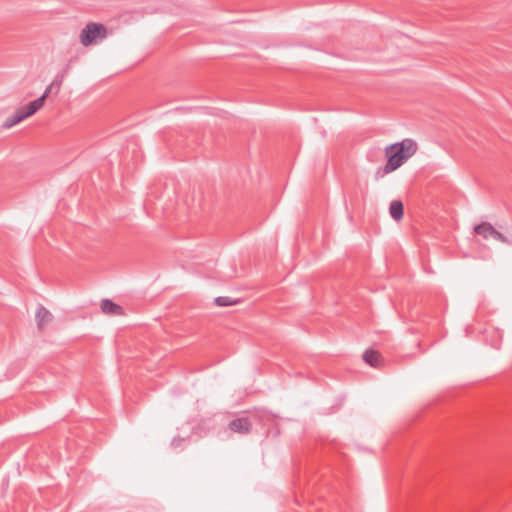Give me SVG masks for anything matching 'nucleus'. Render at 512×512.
Masks as SVG:
<instances>
[{"label": "nucleus", "mask_w": 512, "mask_h": 512, "mask_svg": "<svg viewBox=\"0 0 512 512\" xmlns=\"http://www.w3.org/2000/svg\"><path fill=\"white\" fill-rule=\"evenodd\" d=\"M55 90L51 85H48L44 91V93L37 99L31 101L28 105L20 107L16 110V112L7 118L5 121V127H12L19 122L23 121L24 119L32 116L35 114L38 110H40L49 94Z\"/></svg>", "instance_id": "1"}, {"label": "nucleus", "mask_w": 512, "mask_h": 512, "mask_svg": "<svg viewBox=\"0 0 512 512\" xmlns=\"http://www.w3.org/2000/svg\"><path fill=\"white\" fill-rule=\"evenodd\" d=\"M107 34V28L103 24L90 22L81 30L79 40L83 46L87 47L105 39Z\"/></svg>", "instance_id": "2"}, {"label": "nucleus", "mask_w": 512, "mask_h": 512, "mask_svg": "<svg viewBox=\"0 0 512 512\" xmlns=\"http://www.w3.org/2000/svg\"><path fill=\"white\" fill-rule=\"evenodd\" d=\"M476 235L481 236L483 239H494L504 244L512 245V241L509 240L505 235L496 230L494 226L489 222H481L474 227Z\"/></svg>", "instance_id": "3"}, {"label": "nucleus", "mask_w": 512, "mask_h": 512, "mask_svg": "<svg viewBox=\"0 0 512 512\" xmlns=\"http://www.w3.org/2000/svg\"><path fill=\"white\" fill-rule=\"evenodd\" d=\"M386 155L388 160L384 168L385 173H390L398 169L406 160L405 155L402 153V149H398V147H395L394 149L391 148V146L387 147Z\"/></svg>", "instance_id": "4"}, {"label": "nucleus", "mask_w": 512, "mask_h": 512, "mask_svg": "<svg viewBox=\"0 0 512 512\" xmlns=\"http://www.w3.org/2000/svg\"><path fill=\"white\" fill-rule=\"evenodd\" d=\"M228 427L234 433L245 435L251 431L252 422L248 417L242 416L231 420Z\"/></svg>", "instance_id": "5"}, {"label": "nucleus", "mask_w": 512, "mask_h": 512, "mask_svg": "<svg viewBox=\"0 0 512 512\" xmlns=\"http://www.w3.org/2000/svg\"><path fill=\"white\" fill-rule=\"evenodd\" d=\"M52 319L53 316L47 308H45L43 305H39L37 307L35 320L39 330H43L45 326L52 321Z\"/></svg>", "instance_id": "6"}, {"label": "nucleus", "mask_w": 512, "mask_h": 512, "mask_svg": "<svg viewBox=\"0 0 512 512\" xmlns=\"http://www.w3.org/2000/svg\"><path fill=\"white\" fill-rule=\"evenodd\" d=\"M395 147L402 149V153L405 155L406 159L414 155L417 150V144L411 139H406L401 143L391 145V148L394 149Z\"/></svg>", "instance_id": "7"}, {"label": "nucleus", "mask_w": 512, "mask_h": 512, "mask_svg": "<svg viewBox=\"0 0 512 512\" xmlns=\"http://www.w3.org/2000/svg\"><path fill=\"white\" fill-rule=\"evenodd\" d=\"M101 310L103 313L113 316L122 315L124 313L123 308L110 299H103L101 301Z\"/></svg>", "instance_id": "8"}, {"label": "nucleus", "mask_w": 512, "mask_h": 512, "mask_svg": "<svg viewBox=\"0 0 512 512\" xmlns=\"http://www.w3.org/2000/svg\"><path fill=\"white\" fill-rule=\"evenodd\" d=\"M363 360L371 367H379L381 363V354L373 349H367L363 353Z\"/></svg>", "instance_id": "9"}, {"label": "nucleus", "mask_w": 512, "mask_h": 512, "mask_svg": "<svg viewBox=\"0 0 512 512\" xmlns=\"http://www.w3.org/2000/svg\"><path fill=\"white\" fill-rule=\"evenodd\" d=\"M389 212L394 220H401L404 213L403 203L399 200L392 201L390 204Z\"/></svg>", "instance_id": "10"}, {"label": "nucleus", "mask_w": 512, "mask_h": 512, "mask_svg": "<svg viewBox=\"0 0 512 512\" xmlns=\"http://www.w3.org/2000/svg\"><path fill=\"white\" fill-rule=\"evenodd\" d=\"M69 67H66L63 71L59 72L50 83V85L55 89L54 93L57 95L61 89L63 81L68 74Z\"/></svg>", "instance_id": "11"}, {"label": "nucleus", "mask_w": 512, "mask_h": 512, "mask_svg": "<svg viewBox=\"0 0 512 512\" xmlns=\"http://www.w3.org/2000/svg\"><path fill=\"white\" fill-rule=\"evenodd\" d=\"M215 303H216V305H218V306H220V307H226V306L233 305V304H235L236 302H235V301H232V300L230 299V297H227V296H220V297L215 298Z\"/></svg>", "instance_id": "12"}]
</instances>
